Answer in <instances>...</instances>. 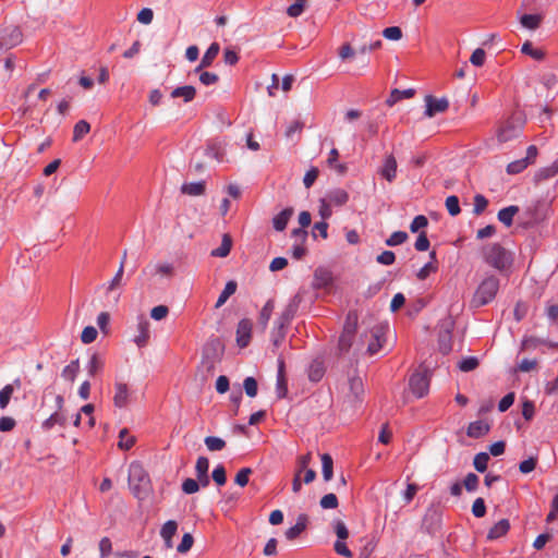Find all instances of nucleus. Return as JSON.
<instances>
[{
	"label": "nucleus",
	"mask_w": 558,
	"mask_h": 558,
	"mask_svg": "<svg viewBox=\"0 0 558 558\" xmlns=\"http://www.w3.org/2000/svg\"><path fill=\"white\" fill-rule=\"evenodd\" d=\"M481 253L484 262L500 272L510 269L513 264V253L500 243H488L482 247Z\"/></svg>",
	"instance_id": "f257e3e1"
},
{
	"label": "nucleus",
	"mask_w": 558,
	"mask_h": 558,
	"mask_svg": "<svg viewBox=\"0 0 558 558\" xmlns=\"http://www.w3.org/2000/svg\"><path fill=\"white\" fill-rule=\"evenodd\" d=\"M129 487L133 496L138 500H145L150 490L151 483L148 473L140 462H132L129 466Z\"/></svg>",
	"instance_id": "f03ea898"
},
{
	"label": "nucleus",
	"mask_w": 558,
	"mask_h": 558,
	"mask_svg": "<svg viewBox=\"0 0 558 558\" xmlns=\"http://www.w3.org/2000/svg\"><path fill=\"white\" fill-rule=\"evenodd\" d=\"M499 286L500 281L496 276L485 277L475 290L472 299L473 306L482 307L489 304L496 298Z\"/></svg>",
	"instance_id": "7ed1b4c3"
},
{
	"label": "nucleus",
	"mask_w": 558,
	"mask_h": 558,
	"mask_svg": "<svg viewBox=\"0 0 558 558\" xmlns=\"http://www.w3.org/2000/svg\"><path fill=\"white\" fill-rule=\"evenodd\" d=\"M523 121L519 114L512 116L498 130L497 138L500 143H506L519 136L522 130Z\"/></svg>",
	"instance_id": "20e7f679"
},
{
	"label": "nucleus",
	"mask_w": 558,
	"mask_h": 558,
	"mask_svg": "<svg viewBox=\"0 0 558 558\" xmlns=\"http://www.w3.org/2000/svg\"><path fill=\"white\" fill-rule=\"evenodd\" d=\"M409 386L416 398H423L428 393L429 378L426 373L416 372L411 375Z\"/></svg>",
	"instance_id": "39448f33"
},
{
	"label": "nucleus",
	"mask_w": 558,
	"mask_h": 558,
	"mask_svg": "<svg viewBox=\"0 0 558 558\" xmlns=\"http://www.w3.org/2000/svg\"><path fill=\"white\" fill-rule=\"evenodd\" d=\"M388 327L378 325L371 329V340L367 344V353L369 355L377 354L386 343V331Z\"/></svg>",
	"instance_id": "423d86ee"
},
{
	"label": "nucleus",
	"mask_w": 558,
	"mask_h": 558,
	"mask_svg": "<svg viewBox=\"0 0 558 558\" xmlns=\"http://www.w3.org/2000/svg\"><path fill=\"white\" fill-rule=\"evenodd\" d=\"M425 111L424 116L427 118H433L437 113L445 112L449 107V101L447 98H436L432 95L425 96Z\"/></svg>",
	"instance_id": "0eeeda50"
},
{
	"label": "nucleus",
	"mask_w": 558,
	"mask_h": 558,
	"mask_svg": "<svg viewBox=\"0 0 558 558\" xmlns=\"http://www.w3.org/2000/svg\"><path fill=\"white\" fill-rule=\"evenodd\" d=\"M252 322L247 318H243L239 322L236 327V343L240 348L248 345L252 337Z\"/></svg>",
	"instance_id": "6e6552de"
},
{
	"label": "nucleus",
	"mask_w": 558,
	"mask_h": 558,
	"mask_svg": "<svg viewBox=\"0 0 558 558\" xmlns=\"http://www.w3.org/2000/svg\"><path fill=\"white\" fill-rule=\"evenodd\" d=\"M332 272L326 267H318L314 271L313 287L316 289H325L332 284Z\"/></svg>",
	"instance_id": "1a4fd4ad"
},
{
	"label": "nucleus",
	"mask_w": 558,
	"mask_h": 558,
	"mask_svg": "<svg viewBox=\"0 0 558 558\" xmlns=\"http://www.w3.org/2000/svg\"><path fill=\"white\" fill-rule=\"evenodd\" d=\"M276 393H277V397L280 399L284 398L288 393V380L286 377V365H284V360L282 357L278 359Z\"/></svg>",
	"instance_id": "9d476101"
},
{
	"label": "nucleus",
	"mask_w": 558,
	"mask_h": 558,
	"mask_svg": "<svg viewBox=\"0 0 558 558\" xmlns=\"http://www.w3.org/2000/svg\"><path fill=\"white\" fill-rule=\"evenodd\" d=\"M130 390L125 383L117 381L114 384L113 404L119 409H123L129 404Z\"/></svg>",
	"instance_id": "9b49d317"
},
{
	"label": "nucleus",
	"mask_w": 558,
	"mask_h": 558,
	"mask_svg": "<svg viewBox=\"0 0 558 558\" xmlns=\"http://www.w3.org/2000/svg\"><path fill=\"white\" fill-rule=\"evenodd\" d=\"M22 41V32L19 27L5 29V36L0 41V49L12 48Z\"/></svg>",
	"instance_id": "f8f14e48"
},
{
	"label": "nucleus",
	"mask_w": 558,
	"mask_h": 558,
	"mask_svg": "<svg viewBox=\"0 0 558 558\" xmlns=\"http://www.w3.org/2000/svg\"><path fill=\"white\" fill-rule=\"evenodd\" d=\"M307 523H308V517L305 513L299 514V517L296 519V523L286 531V533H284L286 537L289 541L295 539L296 537L300 536L301 533H303L306 530Z\"/></svg>",
	"instance_id": "ddd939ff"
},
{
	"label": "nucleus",
	"mask_w": 558,
	"mask_h": 558,
	"mask_svg": "<svg viewBox=\"0 0 558 558\" xmlns=\"http://www.w3.org/2000/svg\"><path fill=\"white\" fill-rule=\"evenodd\" d=\"M209 461L206 457H198L195 465V472L197 480L199 481L203 487L209 485V476H208Z\"/></svg>",
	"instance_id": "4468645a"
},
{
	"label": "nucleus",
	"mask_w": 558,
	"mask_h": 558,
	"mask_svg": "<svg viewBox=\"0 0 558 558\" xmlns=\"http://www.w3.org/2000/svg\"><path fill=\"white\" fill-rule=\"evenodd\" d=\"M380 174L383 178H385L388 182H392L396 179L397 175V160L393 157V155H388L383 163V167L380 168Z\"/></svg>",
	"instance_id": "2eb2a0df"
},
{
	"label": "nucleus",
	"mask_w": 558,
	"mask_h": 558,
	"mask_svg": "<svg viewBox=\"0 0 558 558\" xmlns=\"http://www.w3.org/2000/svg\"><path fill=\"white\" fill-rule=\"evenodd\" d=\"M138 333L134 337V342L138 348H144L149 340V322L142 317L137 324Z\"/></svg>",
	"instance_id": "dca6fc26"
},
{
	"label": "nucleus",
	"mask_w": 558,
	"mask_h": 558,
	"mask_svg": "<svg viewBox=\"0 0 558 558\" xmlns=\"http://www.w3.org/2000/svg\"><path fill=\"white\" fill-rule=\"evenodd\" d=\"M325 364L320 359H315L307 367L308 379L313 383H318L325 375Z\"/></svg>",
	"instance_id": "f3484780"
},
{
	"label": "nucleus",
	"mask_w": 558,
	"mask_h": 558,
	"mask_svg": "<svg viewBox=\"0 0 558 558\" xmlns=\"http://www.w3.org/2000/svg\"><path fill=\"white\" fill-rule=\"evenodd\" d=\"M298 307L299 301H296L295 299L287 305V307L283 310L277 322L279 330L283 329L284 326H287L293 319L294 315L296 314Z\"/></svg>",
	"instance_id": "a211bd4d"
},
{
	"label": "nucleus",
	"mask_w": 558,
	"mask_h": 558,
	"mask_svg": "<svg viewBox=\"0 0 558 558\" xmlns=\"http://www.w3.org/2000/svg\"><path fill=\"white\" fill-rule=\"evenodd\" d=\"M325 198L332 206H343L349 201V193L343 189L337 187L328 191Z\"/></svg>",
	"instance_id": "6ab92c4d"
},
{
	"label": "nucleus",
	"mask_w": 558,
	"mask_h": 558,
	"mask_svg": "<svg viewBox=\"0 0 558 558\" xmlns=\"http://www.w3.org/2000/svg\"><path fill=\"white\" fill-rule=\"evenodd\" d=\"M293 215V208L288 207L281 210L278 215L272 218V226L276 231H283L287 228V225L290 218Z\"/></svg>",
	"instance_id": "aec40b11"
},
{
	"label": "nucleus",
	"mask_w": 558,
	"mask_h": 558,
	"mask_svg": "<svg viewBox=\"0 0 558 558\" xmlns=\"http://www.w3.org/2000/svg\"><path fill=\"white\" fill-rule=\"evenodd\" d=\"M219 45L217 43H213L206 52L204 53L199 65L195 69L196 72H199L202 69L210 66L216 57L219 53Z\"/></svg>",
	"instance_id": "412c9836"
},
{
	"label": "nucleus",
	"mask_w": 558,
	"mask_h": 558,
	"mask_svg": "<svg viewBox=\"0 0 558 558\" xmlns=\"http://www.w3.org/2000/svg\"><path fill=\"white\" fill-rule=\"evenodd\" d=\"M195 96L196 89L192 85L179 86L171 92L172 98H182L184 102L192 101Z\"/></svg>",
	"instance_id": "4be33fe9"
},
{
	"label": "nucleus",
	"mask_w": 558,
	"mask_h": 558,
	"mask_svg": "<svg viewBox=\"0 0 558 558\" xmlns=\"http://www.w3.org/2000/svg\"><path fill=\"white\" fill-rule=\"evenodd\" d=\"M510 529L509 520L501 519L488 531L487 538L488 539H497L502 537L508 533Z\"/></svg>",
	"instance_id": "5701e85b"
},
{
	"label": "nucleus",
	"mask_w": 558,
	"mask_h": 558,
	"mask_svg": "<svg viewBox=\"0 0 558 558\" xmlns=\"http://www.w3.org/2000/svg\"><path fill=\"white\" fill-rule=\"evenodd\" d=\"M489 432V425L483 421H475L468 426L466 434L472 438H481Z\"/></svg>",
	"instance_id": "b1692460"
},
{
	"label": "nucleus",
	"mask_w": 558,
	"mask_h": 558,
	"mask_svg": "<svg viewBox=\"0 0 558 558\" xmlns=\"http://www.w3.org/2000/svg\"><path fill=\"white\" fill-rule=\"evenodd\" d=\"M519 213V207L511 205L505 207L498 211V220L506 227H510L513 223V217Z\"/></svg>",
	"instance_id": "393cba45"
},
{
	"label": "nucleus",
	"mask_w": 558,
	"mask_h": 558,
	"mask_svg": "<svg viewBox=\"0 0 558 558\" xmlns=\"http://www.w3.org/2000/svg\"><path fill=\"white\" fill-rule=\"evenodd\" d=\"M543 21L542 14H522L520 16V24L522 27L534 31L539 27Z\"/></svg>",
	"instance_id": "a878e982"
},
{
	"label": "nucleus",
	"mask_w": 558,
	"mask_h": 558,
	"mask_svg": "<svg viewBox=\"0 0 558 558\" xmlns=\"http://www.w3.org/2000/svg\"><path fill=\"white\" fill-rule=\"evenodd\" d=\"M205 182L198 181V182H191V183H184L181 186V192L186 195L191 196H199L205 193Z\"/></svg>",
	"instance_id": "bb28decb"
},
{
	"label": "nucleus",
	"mask_w": 558,
	"mask_h": 558,
	"mask_svg": "<svg viewBox=\"0 0 558 558\" xmlns=\"http://www.w3.org/2000/svg\"><path fill=\"white\" fill-rule=\"evenodd\" d=\"M415 94V90L412 89V88H408V89H403V90H400V89H393L388 99L386 100L387 105L388 106H393L396 102L400 101L401 99H409V98H412Z\"/></svg>",
	"instance_id": "cd10ccee"
},
{
	"label": "nucleus",
	"mask_w": 558,
	"mask_h": 558,
	"mask_svg": "<svg viewBox=\"0 0 558 558\" xmlns=\"http://www.w3.org/2000/svg\"><path fill=\"white\" fill-rule=\"evenodd\" d=\"M236 288H238V284H236V282H235V281H233V280L228 281V282L226 283V286H225L223 290L221 291V293H220V295H219V298H218V300H217V302H216L215 307H216V308L221 307V306L227 302V300H228L232 294H234V293H235Z\"/></svg>",
	"instance_id": "c85d7f7f"
},
{
	"label": "nucleus",
	"mask_w": 558,
	"mask_h": 558,
	"mask_svg": "<svg viewBox=\"0 0 558 558\" xmlns=\"http://www.w3.org/2000/svg\"><path fill=\"white\" fill-rule=\"evenodd\" d=\"M66 423V417L64 414L56 411L52 413L47 420L43 422V428L46 430L51 429L54 425L64 426Z\"/></svg>",
	"instance_id": "c756f323"
},
{
	"label": "nucleus",
	"mask_w": 558,
	"mask_h": 558,
	"mask_svg": "<svg viewBox=\"0 0 558 558\" xmlns=\"http://www.w3.org/2000/svg\"><path fill=\"white\" fill-rule=\"evenodd\" d=\"M558 174V170L555 168L554 162L547 167L541 168L536 171L534 175V181L536 183L549 180Z\"/></svg>",
	"instance_id": "7c9ffc66"
},
{
	"label": "nucleus",
	"mask_w": 558,
	"mask_h": 558,
	"mask_svg": "<svg viewBox=\"0 0 558 558\" xmlns=\"http://www.w3.org/2000/svg\"><path fill=\"white\" fill-rule=\"evenodd\" d=\"M322 472L326 482H329L333 475V461L330 454H322Z\"/></svg>",
	"instance_id": "2f4dec72"
},
{
	"label": "nucleus",
	"mask_w": 558,
	"mask_h": 558,
	"mask_svg": "<svg viewBox=\"0 0 558 558\" xmlns=\"http://www.w3.org/2000/svg\"><path fill=\"white\" fill-rule=\"evenodd\" d=\"M232 246V240L228 234L222 236V242L219 247L211 251L214 257H226L229 255Z\"/></svg>",
	"instance_id": "473e14b6"
},
{
	"label": "nucleus",
	"mask_w": 558,
	"mask_h": 558,
	"mask_svg": "<svg viewBox=\"0 0 558 558\" xmlns=\"http://www.w3.org/2000/svg\"><path fill=\"white\" fill-rule=\"evenodd\" d=\"M78 372H80V362H78V360H74L62 369L61 376L65 380L73 383L75 380Z\"/></svg>",
	"instance_id": "72a5a7b5"
},
{
	"label": "nucleus",
	"mask_w": 558,
	"mask_h": 558,
	"mask_svg": "<svg viewBox=\"0 0 558 558\" xmlns=\"http://www.w3.org/2000/svg\"><path fill=\"white\" fill-rule=\"evenodd\" d=\"M135 437L130 435L128 428H123L119 433L118 447L122 450H130L135 445Z\"/></svg>",
	"instance_id": "f704fd0d"
},
{
	"label": "nucleus",
	"mask_w": 558,
	"mask_h": 558,
	"mask_svg": "<svg viewBox=\"0 0 558 558\" xmlns=\"http://www.w3.org/2000/svg\"><path fill=\"white\" fill-rule=\"evenodd\" d=\"M90 131V125L85 120L76 122L73 129V142L81 141Z\"/></svg>",
	"instance_id": "c9c22d12"
},
{
	"label": "nucleus",
	"mask_w": 558,
	"mask_h": 558,
	"mask_svg": "<svg viewBox=\"0 0 558 558\" xmlns=\"http://www.w3.org/2000/svg\"><path fill=\"white\" fill-rule=\"evenodd\" d=\"M349 386H350V392L353 395V397L356 400H360V398L364 393V387L362 378L359 376H353L349 379Z\"/></svg>",
	"instance_id": "e433bc0d"
},
{
	"label": "nucleus",
	"mask_w": 558,
	"mask_h": 558,
	"mask_svg": "<svg viewBox=\"0 0 558 558\" xmlns=\"http://www.w3.org/2000/svg\"><path fill=\"white\" fill-rule=\"evenodd\" d=\"M274 308V302L271 300H268L259 313V324L263 326L264 329L267 327Z\"/></svg>",
	"instance_id": "4c0bfd02"
},
{
	"label": "nucleus",
	"mask_w": 558,
	"mask_h": 558,
	"mask_svg": "<svg viewBox=\"0 0 558 558\" xmlns=\"http://www.w3.org/2000/svg\"><path fill=\"white\" fill-rule=\"evenodd\" d=\"M438 349L442 354H448L452 350L451 335L448 331L439 333Z\"/></svg>",
	"instance_id": "58836bf2"
},
{
	"label": "nucleus",
	"mask_w": 558,
	"mask_h": 558,
	"mask_svg": "<svg viewBox=\"0 0 558 558\" xmlns=\"http://www.w3.org/2000/svg\"><path fill=\"white\" fill-rule=\"evenodd\" d=\"M354 335L342 331L338 341V349L341 353H347L352 347Z\"/></svg>",
	"instance_id": "ea45409f"
},
{
	"label": "nucleus",
	"mask_w": 558,
	"mask_h": 558,
	"mask_svg": "<svg viewBox=\"0 0 558 558\" xmlns=\"http://www.w3.org/2000/svg\"><path fill=\"white\" fill-rule=\"evenodd\" d=\"M123 262H120V266L118 271L116 272L114 277L109 281L106 293L109 294L116 289H118L122 284V278H123Z\"/></svg>",
	"instance_id": "a19ab883"
},
{
	"label": "nucleus",
	"mask_w": 558,
	"mask_h": 558,
	"mask_svg": "<svg viewBox=\"0 0 558 558\" xmlns=\"http://www.w3.org/2000/svg\"><path fill=\"white\" fill-rule=\"evenodd\" d=\"M204 442L209 451H220L226 447V441L216 436H207Z\"/></svg>",
	"instance_id": "79ce46f5"
},
{
	"label": "nucleus",
	"mask_w": 558,
	"mask_h": 558,
	"mask_svg": "<svg viewBox=\"0 0 558 558\" xmlns=\"http://www.w3.org/2000/svg\"><path fill=\"white\" fill-rule=\"evenodd\" d=\"M357 314L356 312H349L344 322L343 330L345 332L352 333L355 336L357 328Z\"/></svg>",
	"instance_id": "37998d69"
},
{
	"label": "nucleus",
	"mask_w": 558,
	"mask_h": 558,
	"mask_svg": "<svg viewBox=\"0 0 558 558\" xmlns=\"http://www.w3.org/2000/svg\"><path fill=\"white\" fill-rule=\"evenodd\" d=\"M489 461V454L487 452H480L475 454L473 460V465L477 472H485L487 469V463Z\"/></svg>",
	"instance_id": "c03bdc74"
},
{
	"label": "nucleus",
	"mask_w": 558,
	"mask_h": 558,
	"mask_svg": "<svg viewBox=\"0 0 558 558\" xmlns=\"http://www.w3.org/2000/svg\"><path fill=\"white\" fill-rule=\"evenodd\" d=\"M521 51L522 53L527 54L537 61L543 60L545 57V53L539 49H534L530 41H525L522 45Z\"/></svg>",
	"instance_id": "a18cd8bd"
},
{
	"label": "nucleus",
	"mask_w": 558,
	"mask_h": 558,
	"mask_svg": "<svg viewBox=\"0 0 558 558\" xmlns=\"http://www.w3.org/2000/svg\"><path fill=\"white\" fill-rule=\"evenodd\" d=\"M178 531V523L174 520H169L160 529V536L167 538H173Z\"/></svg>",
	"instance_id": "49530a36"
},
{
	"label": "nucleus",
	"mask_w": 558,
	"mask_h": 558,
	"mask_svg": "<svg viewBox=\"0 0 558 558\" xmlns=\"http://www.w3.org/2000/svg\"><path fill=\"white\" fill-rule=\"evenodd\" d=\"M477 366H478V359L475 356L463 357L458 364L459 369L462 372L474 371Z\"/></svg>",
	"instance_id": "de8ad7c7"
},
{
	"label": "nucleus",
	"mask_w": 558,
	"mask_h": 558,
	"mask_svg": "<svg viewBox=\"0 0 558 558\" xmlns=\"http://www.w3.org/2000/svg\"><path fill=\"white\" fill-rule=\"evenodd\" d=\"M446 208L450 216L454 217L460 214L461 208L459 198L456 195H450L446 198Z\"/></svg>",
	"instance_id": "09e8293b"
},
{
	"label": "nucleus",
	"mask_w": 558,
	"mask_h": 558,
	"mask_svg": "<svg viewBox=\"0 0 558 558\" xmlns=\"http://www.w3.org/2000/svg\"><path fill=\"white\" fill-rule=\"evenodd\" d=\"M408 240V233L404 231H395L387 240L386 245L397 246L404 243Z\"/></svg>",
	"instance_id": "8fccbe9b"
},
{
	"label": "nucleus",
	"mask_w": 558,
	"mask_h": 558,
	"mask_svg": "<svg viewBox=\"0 0 558 558\" xmlns=\"http://www.w3.org/2000/svg\"><path fill=\"white\" fill-rule=\"evenodd\" d=\"M332 526L338 539H347L349 537V530L343 521L336 519L332 521Z\"/></svg>",
	"instance_id": "3c124183"
},
{
	"label": "nucleus",
	"mask_w": 558,
	"mask_h": 558,
	"mask_svg": "<svg viewBox=\"0 0 558 558\" xmlns=\"http://www.w3.org/2000/svg\"><path fill=\"white\" fill-rule=\"evenodd\" d=\"M527 166H529L527 161L524 160L523 158H521V159L510 162L507 166V172L509 174H518V173H521L524 169H526Z\"/></svg>",
	"instance_id": "603ef678"
},
{
	"label": "nucleus",
	"mask_w": 558,
	"mask_h": 558,
	"mask_svg": "<svg viewBox=\"0 0 558 558\" xmlns=\"http://www.w3.org/2000/svg\"><path fill=\"white\" fill-rule=\"evenodd\" d=\"M319 505L323 509H336L339 502L337 496L329 493L322 497Z\"/></svg>",
	"instance_id": "864d4df0"
},
{
	"label": "nucleus",
	"mask_w": 558,
	"mask_h": 558,
	"mask_svg": "<svg viewBox=\"0 0 558 558\" xmlns=\"http://www.w3.org/2000/svg\"><path fill=\"white\" fill-rule=\"evenodd\" d=\"M193 544H194V538H193L192 534L185 533L182 536L181 543L177 547V551L179 554H186L187 551H190Z\"/></svg>",
	"instance_id": "5fc2aeb1"
},
{
	"label": "nucleus",
	"mask_w": 558,
	"mask_h": 558,
	"mask_svg": "<svg viewBox=\"0 0 558 558\" xmlns=\"http://www.w3.org/2000/svg\"><path fill=\"white\" fill-rule=\"evenodd\" d=\"M12 395H13V385H5L0 390V408L2 410H4L8 407Z\"/></svg>",
	"instance_id": "6e6d98bb"
},
{
	"label": "nucleus",
	"mask_w": 558,
	"mask_h": 558,
	"mask_svg": "<svg viewBox=\"0 0 558 558\" xmlns=\"http://www.w3.org/2000/svg\"><path fill=\"white\" fill-rule=\"evenodd\" d=\"M243 388L248 397L254 398L258 390L256 379L254 377H246L243 381Z\"/></svg>",
	"instance_id": "4d7b16f0"
},
{
	"label": "nucleus",
	"mask_w": 558,
	"mask_h": 558,
	"mask_svg": "<svg viewBox=\"0 0 558 558\" xmlns=\"http://www.w3.org/2000/svg\"><path fill=\"white\" fill-rule=\"evenodd\" d=\"M97 329L93 326H87L83 329L81 340L85 344L94 342L97 338Z\"/></svg>",
	"instance_id": "13d9d810"
},
{
	"label": "nucleus",
	"mask_w": 558,
	"mask_h": 558,
	"mask_svg": "<svg viewBox=\"0 0 558 558\" xmlns=\"http://www.w3.org/2000/svg\"><path fill=\"white\" fill-rule=\"evenodd\" d=\"M488 201L487 198L482 194H476L474 196V209L473 213L475 215H481L487 207Z\"/></svg>",
	"instance_id": "bf43d9fd"
},
{
	"label": "nucleus",
	"mask_w": 558,
	"mask_h": 558,
	"mask_svg": "<svg viewBox=\"0 0 558 558\" xmlns=\"http://www.w3.org/2000/svg\"><path fill=\"white\" fill-rule=\"evenodd\" d=\"M213 480L216 482L217 485L222 486L226 484L227 476H226V470L222 464H218L214 471H213Z\"/></svg>",
	"instance_id": "052dcab7"
},
{
	"label": "nucleus",
	"mask_w": 558,
	"mask_h": 558,
	"mask_svg": "<svg viewBox=\"0 0 558 558\" xmlns=\"http://www.w3.org/2000/svg\"><path fill=\"white\" fill-rule=\"evenodd\" d=\"M472 513L475 518H483L486 514V506L483 498H477L472 505Z\"/></svg>",
	"instance_id": "680f3d73"
},
{
	"label": "nucleus",
	"mask_w": 558,
	"mask_h": 558,
	"mask_svg": "<svg viewBox=\"0 0 558 558\" xmlns=\"http://www.w3.org/2000/svg\"><path fill=\"white\" fill-rule=\"evenodd\" d=\"M199 481L197 480H193V478H186L184 480V482L182 483V490L187 494V495H191V494H194L196 492H198L199 489Z\"/></svg>",
	"instance_id": "e2e57ef3"
},
{
	"label": "nucleus",
	"mask_w": 558,
	"mask_h": 558,
	"mask_svg": "<svg viewBox=\"0 0 558 558\" xmlns=\"http://www.w3.org/2000/svg\"><path fill=\"white\" fill-rule=\"evenodd\" d=\"M345 539H337L335 545H333V549L335 551L340 555V556H343L345 558H352L353 557V554L352 551L348 548L347 544L344 543Z\"/></svg>",
	"instance_id": "0e129e2a"
},
{
	"label": "nucleus",
	"mask_w": 558,
	"mask_h": 558,
	"mask_svg": "<svg viewBox=\"0 0 558 558\" xmlns=\"http://www.w3.org/2000/svg\"><path fill=\"white\" fill-rule=\"evenodd\" d=\"M383 35L389 40H399L402 38V31L398 26H390L383 31Z\"/></svg>",
	"instance_id": "69168bd1"
},
{
	"label": "nucleus",
	"mask_w": 558,
	"mask_h": 558,
	"mask_svg": "<svg viewBox=\"0 0 558 558\" xmlns=\"http://www.w3.org/2000/svg\"><path fill=\"white\" fill-rule=\"evenodd\" d=\"M486 53L482 48L475 49L470 58V62L474 66H482L485 63Z\"/></svg>",
	"instance_id": "338daca9"
},
{
	"label": "nucleus",
	"mask_w": 558,
	"mask_h": 558,
	"mask_svg": "<svg viewBox=\"0 0 558 558\" xmlns=\"http://www.w3.org/2000/svg\"><path fill=\"white\" fill-rule=\"evenodd\" d=\"M102 367V362L97 354H93L87 364V371L90 376H94Z\"/></svg>",
	"instance_id": "774afa93"
}]
</instances>
